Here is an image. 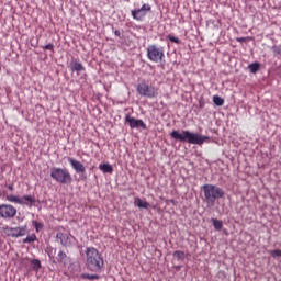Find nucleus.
Returning <instances> with one entry per match:
<instances>
[{"mask_svg": "<svg viewBox=\"0 0 281 281\" xmlns=\"http://www.w3.org/2000/svg\"><path fill=\"white\" fill-rule=\"evenodd\" d=\"M170 136L172 139H177L178 142H187L188 144H193L195 146H203L205 142H210V136H203L199 133H192L190 131H172Z\"/></svg>", "mask_w": 281, "mask_h": 281, "instance_id": "1", "label": "nucleus"}, {"mask_svg": "<svg viewBox=\"0 0 281 281\" xmlns=\"http://www.w3.org/2000/svg\"><path fill=\"white\" fill-rule=\"evenodd\" d=\"M86 266L89 271H102L104 267V259L100 251L93 247H88L86 249Z\"/></svg>", "mask_w": 281, "mask_h": 281, "instance_id": "2", "label": "nucleus"}, {"mask_svg": "<svg viewBox=\"0 0 281 281\" xmlns=\"http://www.w3.org/2000/svg\"><path fill=\"white\" fill-rule=\"evenodd\" d=\"M203 192L204 201L209 205V207H213L217 199H223V196H225V191H223L221 187L214 184H204Z\"/></svg>", "mask_w": 281, "mask_h": 281, "instance_id": "3", "label": "nucleus"}, {"mask_svg": "<svg viewBox=\"0 0 281 281\" xmlns=\"http://www.w3.org/2000/svg\"><path fill=\"white\" fill-rule=\"evenodd\" d=\"M50 177L57 183L69 184L72 181L71 173L66 168L54 167L50 169Z\"/></svg>", "mask_w": 281, "mask_h": 281, "instance_id": "4", "label": "nucleus"}, {"mask_svg": "<svg viewBox=\"0 0 281 281\" xmlns=\"http://www.w3.org/2000/svg\"><path fill=\"white\" fill-rule=\"evenodd\" d=\"M147 58L151 63H161V60L166 58V55L164 54V47L157 46L155 44L149 45L147 47Z\"/></svg>", "mask_w": 281, "mask_h": 281, "instance_id": "5", "label": "nucleus"}, {"mask_svg": "<svg viewBox=\"0 0 281 281\" xmlns=\"http://www.w3.org/2000/svg\"><path fill=\"white\" fill-rule=\"evenodd\" d=\"M137 93L143 98H157L159 95V88L142 82L137 86Z\"/></svg>", "mask_w": 281, "mask_h": 281, "instance_id": "6", "label": "nucleus"}, {"mask_svg": "<svg viewBox=\"0 0 281 281\" xmlns=\"http://www.w3.org/2000/svg\"><path fill=\"white\" fill-rule=\"evenodd\" d=\"M153 10V7L150 4L144 3L140 9H135L131 11L132 19L134 21H144L146 19V14Z\"/></svg>", "mask_w": 281, "mask_h": 281, "instance_id": "7", "label": "nucleus"}, {"mask_svg": "<svg viewBox=\"0 0 281 281\" xmlns=\"http://www.w3.org/2000/svg\"><path fill=\"white\" fill-rule=\"evenodd\" d=\"M7 201H9L10 203H16L18 205H25L26 203H30L32 205V203H36V200L32 195H24L22 199H20L16 195L10 194L7 195Z\"/></svg>", "mask_w": 281, "mask_h": 281, "instance_id": "8", "label": "nucleus"}, {"mask_svg": "<svg viewBox=\"0 0 281 281\" xmlns=\"http://www.w3.org/2000/svg\"><path fill=\"white\" fill-rule=\"evenodd\" d=\"M16 216V207L12 204L0 205V217L1 218H14Z\"/></svg>", "mask_w": 281, "mask_h": 281, "instance_id": "9", "label": "nucleus"}, {"mask_svg": "<svg viewBox=\"0 0 281 281\" xmlns=\"http://www.w3.org/2000/svg\"><path fill=\"white\" fill-rule=\"evenodd\" d=\"M125 122L128 124L131 128H143V131H146L147 126L146 123H144L140 119H135L131 116V114H126Z\"/></svg>", "mask_w": 281, "mask_h": 281, "instance_id": "10", "label": "nucleus"}, {"mask_svg": "<svg viewBox=\"0 0 281 281\" xmlns=\"http://www.w3.org/2000/svg\"><path fill=\"white\" fill-rule=\"evenodd\" d=\"M68 162L70 164V166L75 170V172H77V175H85V172H87V168L80 160H76V159L69 157Z\"/></svg>", "mask_w": 281, "mask_h": 281, "instance_id": "11", "label": "nucleus"}, {"mask_svg": "<svg viewBox=\"0 0 281 281\" xmlns=\"http://www.w3.org/2000/svg\"><path fill=\"white\" fill-rule=\"evenodd\" d=\"M27 232V226H20L15 228H7L8 236H12V238H19L21 236H25Z\"/></svg>", "mask_w": 281, "mask_h": 281, "instance_id": "12", "label": "nucleus"}, {"mask_svg": "<svg viewBox=\"0 0 281 281\" xmlns=\"http://www.w3.org/2000/svg\"><path fill=\"white\" fill-rule=\"evenodd\" d=\"M134 205H136V207H139L140 210H148L150 204L146 201H143L140 198H135Z\"/></svg>", "mask_w": 281, "mask_h": 281, "instance_id": "13", "label": "nucleus"}, {"mask_svg": "<svg viewBox=\"0 0 281 281\" xmlns=\"http://www.w3.org/2000/svg\"><path fill=\"white\" fill-rule=\"evenodd\" d=\"M56 238H58L60 240V244L64 247L69 246V235L64 234V233H57Z\"/></svg>", "mask_w": 281, "mask_h": 281, "instance_id": "14", "label": "nucleus"}, {"mask_svg": "<svg viewBox=\"0 0 281 281\" xmlns=\"http://www.w3.org/2000/svg\"><path fill=\"white\" fill-rule=\"evenodd\" d=\"M70 71H85V66H82V64L78 63L77 60H74L70 63Z\"/></svg>", "mask_w": 281, "mask_h": 281, "instance_id": "15", "label": "nucleus"}, {"mask_svg": "<svg viewBox=\"0 0 281 281\" xmlns=\"http://www.w3.org/2000/svg\"><path fill=\"white\" fill-rule=\"evenodd\" d=\"M99 169L102 171V172H108L109 175H112L113 173V166H111V164H101L99 166Z\"/></svg>", "mask_w": 281, "mask_h": 281, "instance_id": "16", "label": "nucleus"}, {"mask_svg": "<svg viewBox=\"0 0 281 281\" xmlns=\"http://www.w3.org/2000/svg\"><path fill=\"white\" fill-rule=\"evenodd\" d=\"M56 260L57 262H59V265L65 263V260H67V254L63 250H59V252L57 254Z\"/></svg>", "mask_w": 281, "mask_h": 281, "instance_id": "17", "label": "nucleus"}, {"mask_svg": "<svg viewBox=\"0 0 281 281\" xmlns=\"http://www.w3.org/2000/svg\"><path fill=\"white\" fill-rule=\"evenodd\" d=\"M213 227L221 232L223 229V222L221 220L212 218Z\"/></svg>", "mask_w": 281, "mask_h": 281, "instance_id": "18", "label": "nucleus"}, {"mask_svg": "<svg viewBox=\"0 0 281 281\" xmlns=\"http://www.w3.org/2000/svg\"><path fill=\"white\" fill-rule=\"evenodd\" d=\"M248 69L251 71V74H258V71H260V65L258 63L250 64Z\"/></svg>", "mask_w": 281, "mask_h": 281, "instance_id": "19", "label": "nucleus"}, {"mask_svg": "<svg viewBox=\"0 0 281 281\" xmlns=\"http://www.w3.org/2000/svg\"><path fill=\"white\" fill-rule=\"evenodd\" d=\"M81 278L83 280H100V276H98V274H89V273H82Z\"/></svg>", "mask_w": 281, "mask_h": 281, "instance_id": "20", "label": "nucleus"}, {"mask_svg": "<svg viewBox=\"0 0 281 281\" xmlns=\"http://www.w3.org/2000/svg\"><path fill=\"white\" fill-rule=\"evenodd\" d=\"M213 102L216 106H223V104H225V100L218 95L213 97Z\"/></svg>", "mask_w": 281, "mask_h": 281, "instance_id": "21", "label": "nucleus"}, {"mask_svg": "<svg viewBox=\"0 0 281 281\" xmlns=\"http://www.w3.org/2000/svg\"><path fill=\"white\" fill-rule=\"evenodd\" d=\"M173 257L177 258V260H186V252L181 250H176L173 252Z\"/></svg>", "mask_w": 281, "mask_h": 281, "instance_id": "22", "label": "nucleus"}, {"mask_svg": "<svg viewBox=\"0 0 281 281\" xmlns=\"http://www.w3.org/2000/svg\"><path fill=\"white\" fill-rule=\"evenodd\" d=\"M34 241H36V234L29 235L26 238L23 239L24 244L34 243Z\"/></svg>", "mask_w": 281, "mask_h": 281, "instance_id": "23", "label": "nucleus"}, {"mask_svg": "<svg viewBox=\"0 0 281 281\" xmlns=\"http://www.w3.org/2000/svg\"><path fill=\"white\" fill-rule=\"evenodd\" d=\"M167 38H168L171 43H176L177 45L181 44V40H179V37H175L173 35H168Z\"/></svg>", "mask_w": 281, "mask_h": 281, "instance_id": "24", "label": "nucleus"}, {"mask_svg": "<svg viewBox=\"0 0 281 281\" xmlns=\"http://www.w3.org/2000/svg\"><path fill=\"white\" fill-rule=\"evenodd\" d=\"M271 256L272 258H281V250L280 249L272 250Z\"/></svg>", "mask_w": 281, "mask_h": 281, "instance_id": "25", "label": "nucleus"}, {"mask_svg": "<svg viewBox=\"0 0 281 281\" xmlns=\"http://www.w3.org/2000/svg\"><path fill=\"white\" fill-rule=\"evenodd\" d=\"M31 263L34 266V269H41V260L33 259Z\"/></svg>", "mask_w": 281, "mask_h": 281, "instance_id": "26", "label": "nucleus"}, {"mask_svg": "<svg viewBox=\"0 0 281 281\" xmlns=\"http://www.w3.org/2000/svg\"><path fill=\"white\" fill-rule=\"evenodd\" d=\"M272 52H273V54H276L277 56H281V46H273V47H272Z\"/></svg>", "mask_w": 281, "mask_h": 281, "instance_id": "27", "label": "nucleus"}, {"mask_svg": "<svg viewBox=\"0 0 281 281\" xmlns=\"http://www.w3.org/2000/svg\"><path fill=\"white\" fill-rule=\"evenodd\" d=\"M43 49H48L49 52H54V44H47L43 46Z\"/></svg>", "mask_w": 281, "mask_h": 281, "instance_id": "28", "label": "nucleus"}, {"mask_svg": "<svg viewBox=\"0 0 281 281\" xmlns=\"http://www.w3.org/2000/svg\"><path fill=\"white\" fill-rule=\"evenodd\" d=\"M33 224H34L36 232H38V229H41V227H43V224H41L38 222H33Z\"/></svg>", "mask_w": 281, "mask_h": 281, "instance_id": "29", "label": "nucleus"}, {"mask_svg": "<svg viewBox=\"0 0 281 281\" xmlns=\"http://www.w3.org/2000/svg\"><path fill=\"white\" fill-rule=\"evenodd\" d=\"M236 41H237V43H246L247 37H237Z\"/></svg>", "mask_w": 281, "mask_h": 281, "instance_id": "30", "label": "nucleus"}, {"mask_svg": "<svg viewBox=\"0 0 281 281\" xmlns=\"http://www.w3.org/2000/svg\"><path fill=\"white\" fill-rule=\"evenodd\" d=\"M8 190H10L12 192L14 190V184H9Z\"/></svg>", "mask_w": 281, "mask_h": 281, "instance_id": "31", "label": "nucleus"}, {"mask_svg": "<svg viewBox=\"0 0 281 281\" xmlns=\"http://www.w3.org/2000/svg\"><path fill=\"white\" fill-rule=\"evenodd\" d=\"M115 36H120V31L114 32Z\"/></svg>", "mask_w": 281, "mask_h": 281, "instance_id": "32", "label": "nucleus"}, {"mask_svg": "<svg viewBox=\"0 0 281 281\" xmlns=\"http://www.w3.org/2000/svg\"><path fill=\"white\" fill-rule=\"evenodd\" d=\"M81 179H87V177H81Z\"/></svg>", "mask_w": 281, "mask_h": 281, "instance_id": "33", "label": "nucleus"}, {"mask_svg": "<svg viewBox=\"0 0 281 281\" xmlns=\"http://www.w3.org/2000/svg\"><path fill=\"white\" fill-rule=\"evenodd\" d=\"M0 196H1V193H0Z\"/></svg>", "mask_w": 281, "mask_h": 281, "instance_id": "34", "label": "nucleus"}]
</instances>
